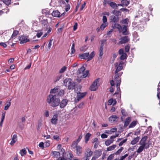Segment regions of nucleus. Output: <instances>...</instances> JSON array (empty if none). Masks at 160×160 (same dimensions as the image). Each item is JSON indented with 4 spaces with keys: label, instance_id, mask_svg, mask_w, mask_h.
<instances>
[{
    "label": "nucleus",
    "instance_id": "f257e3e1",
    "mask_svg": "<svg viewBox=\"0 0 160 160\" xmlns=\"http://www.w3.org/2000/svg\"><path fill=\"white\" fill-rule=\"evenodd\" d=\"M47 102L53 108L58 106L60 104V99L55 95L49 94L47 99Z\"/></svg>",
    "mask_w": 160,
    "mask_h": 160
},
{
    "label": "nucleus",
    "instance_id": "f03ea898",
    "mask_svg": "<svg viewBox=\"0 0 160 160\" xmlns=\"http://www.w3.org/2000/svg\"><path fill=\"white\" fill-rule=\"evenodd\" d=\"M64 85L68 87L69 90L74 89L76 90L75 87L76 84L75 82H73L72 80L70 78H66L63 81Z\"/></svg>",
    "mask_w": 160,
    "mask_h": 160
},
{
    "label": "nucleus",
    "instance_id": "7ed1b4c3",
    "mask_svg": "<svg viewBox=\"0 0 160 160\" xmlns=\"http://www.w3.org/2000/svg\"><path fill=\"white\" fill-rule=\"evenodd\" d=\"M85 68L84 66H82L78 71L77 72L78 74H82V75L81 76V78H85L89 74V71H85Z\"/></svg>",
    "mask_w": 160,
    "mask_h": 160
},
{
    "label": "nucleus",
    "instance_id": "20e7f679",
    "mask_svg": "<svg viewBox=\"0 0 160 160\" xmlns=\"http://www.w3.org/2000/svg\"><path fill=\"white\" fill-rule=\"evenodd\" d=\"M71 147L73 148H75L76 153L78 156H80L82 152V148L79 145L72 144Z\"/></svg>",
    "mask_w": 160,
    "mask_h": 160
},
{
    "label": "nucleus",
    "instance_id": "39448f33",
    "mask_svg": "<svg viewBox=\"0 0 160 160\" xmlns=\"http://www.w3.org/2000/svg\"><path fill=\"white\" fill-rule=\"evenodd\" d=\"M75 91V92L77 94L76 98L75 100V102H78L81 99L84 98L87 93L86 92L80 93L79 91H76V90Z\"/></svg>",
    "mask_w": 160,
    "mask_h": 160
},
{
    "label": "nucleus",
    "instance_id": "423d86ee",
    "mask_svg": "<svg viewBox=\"0 0 160 160\" xmlns=\"http://www.w3.org/2000/svg\"><path fill=\"white\" fill-rule=\"evenodd\" d=\"M99 82V78L96 79L90 87V90L92 91H95L96 90L98 87V84Z\"/></svg>",
    "mask_w": 160,
    "mask_h": 160
},
{
    "label": "nucleus",
    "instance_id": "0eeeda50",
    "mask_svg": "<svg viewBox=\"0 0 160 160\" xmlns=\"http://www.w3.org/2000/svg\"><path fill=\"white\" fill-rule=\"evenodd\" d=\"M124 63V62H123L121 61L118 64L117 62H116L114 64L115 67L117 68L115 72V73H117L118 72L122 70V65Z\"/></svg>",
    "mask_w": 160,
    "mask_h": 160
},
{
    "label": "nucleus",
    "instance_id": "6e6552de",
    "mask_svg": "<svg viewBox=\"0 0 160 160\" xmlns=\"http://www.w3.org/2000/svg\"><path fill=\"white\" fill-rule=\"evenodd\" d=\"M130 39L128 36H125L120 38V40L118 44H125L128 42Z\"/></svg>",
    "mask_w": 160,
    "mask_h": 160
},
{
    "label": "nucleus",
    "instance_id": "1a4fd4ad",
    "mask_svg": "<svg viewBox=\"0 0 160 160\" xmlns=\"http://www.w3.org/2000/svg\"><path fill=\"white\" fill-rule=\"evenodd\" d=\"M118 134L116 135L112 136L110 137V139L106 140L105 142V144L107 146H108L110 144L113 143L114 141L113 139L115 138L116 137L118 136Z\"/></svg>",
    "mask_w": 160,
    "mask_h": 160
},
{
    "label": "nucleus",
    "instance_id": "9d476101",
    "mask_svg": "<svg viewBox=\"0 0 160 160\" xmlns=\"http://www.w3.org/2000/svg\"><path fill=\"white\" fill-rule=\"evenodd\" d=\"M28 38V36H22L20 37L19 39V41H20V44H23L29 42L30 40Z\"/></svg>",
    "mask_w": 160,
    "mask_h": 160
},
{
    "label": "nucleus",
    "instance_id": "9b49d317",
    "mask_svg": "<svg viewBox=\"0 0 160 160\" xmlns=\"http://www.w3.org/2000/svg\"><path fill=\"white\" fill-rule=\"evenodd\" d=\"M68 102V100L67 99H62L61 102L60 100V104H59L60 107L61 108H65L67 105Z\"/></svg>",
    "mask_w": 160,
    "mask_h": 160
},
{
    "label": "nucleus",
    "instance_id": "f8f14e48",
    "mask_svg": "<svg viewBox=\"0 0 160 160\" xmlns=\"http://www.w3.org/2000/svg\"><path fill=\"white\" fill-rule=\"evenodd\" d=\"M58 115L55 114L54 115L51 119V122L53 125H56L58 123Z\"/></svg>",
    "mask_w": 160,
    "mask_h": 160
},
{
    "label": "nucleus",
    "instance_id": "ddd939ff",
    "mask_svg": "<svg viewBox=\"0 0 160 160\" xmlns=\"http://www.w3.org/2000/svg\"><path fill=\"white\" fill-rule=\"evenodd\" d=\"M122 32L124 35H128L129 34V32L128 31L127 27L125 25L122 26Z\"/></svg>",
    "mask_w": 160,
    "mask_h": 160
},
{
    "label": "nucleus",
    "instance_id": "4468645a",
    "mask_svg": "<svg viewBox=\"0 0 160 160\" xmlns=\"http://www.w3.org/2000/svg\"><path fill=\"white\" fill-rule=\"evenodd\" d=\"M118 118L116 115H112L109 118V121L111 122H117L118 120Z\"/></svg>",
    "mask_w": 160,
    "mask_h": 160
},
{
    "label": "nucleus",
    "instance_id": "2eb2a0df",
    "mask_svg": "<svg viewBox=\"0 0 160 160\" xmlns=\"http://www.w3.org/2000/svg\"><path fill=\"white\" fill-rule=\"evenodd\" d=\"M89 52L84 53L82 54H79V57L81 59L86 60L88 59Z\"/></svg>",
    "mask_w": 160,
    "mask_h": 160
},
{
    "label": "nucleus",
    "instance_id": "dca6fc26",
    "mask_svg": "<svg viewBox=\"0 0 160 160\" xmlns=\"http://www.w3.org/2000/svg\"><path fill=\"white\" fill-rule=\"evenodd\" d=\"M94 156L96 158H98L102 155V151L100 149L96 150L94 152Z\"/></svg>",
    "mask_w": 160,
    "mask_h": 160
},
{
    "label": "nucleus",
    "instance_id": "f3484780",
    "mask_svg": "<svg viewBox=\"0 0 160 160\" xmlns=\"http://www.w3.org/2000/svg\"><path fill=\"white\" fill-rule=\"evenodd\" d=\"M17 135L16 134H14L12 138V141L10 143V144L11 146H13L14 143L17 141Z\"/></svg>",
    "mask_w": 160,
    "mask_h": 160
},
{
    "label": "nucleus",
    "instance_id": "a211bd4d",
    "mask_svg": "<svg viewBox=\"0 0 160 160\" xmlns=\"http://www.w3.org/2000/svg\"><path fill=\"white\" fill-rule=\"evenodd\" d=\"M93 152L90 149L87 148L86 149V152L84 153V156H86L90 158V157L92 155Z\"/></svg>",
    "mask_w": 160,
    "mask_h": 160
},
{
    "label": "nucleus",
    "instance_id": "6ab92c4d",
    "mask_svg": "<svg viewBox=\"0 0 160 160\" xmlns=\"http://www.w3.org/2000/svg\"><path fill=\"white\" fill-rule=\"evenodd\" d=\"M110 19L111 22L116 23L118 21L119 18L116 17L115 16L112 15L110 17Z\"/></svg>",
    "mask_w": 160,
    "mask_h": 160
},
{
    "label": "nucleus",
    "instance_id": "aec40b11",
    "mask_svg": "<svg viewBox=\"0 0 160 160\" xmlns=\"http://www.w3.org/2000/svg\"><path fill=\"white\" fill-rule=\"evenodd\" d=\"M147 138V137L146 136H145L142 138L139 142L140 144L141 145V146L145 147L146 145V141Z\"/></svg>",
    "mask_w": 160,
    "mask_h": 160
},
{
    "label": "nucleus",
    "instance_id": "412c9836",
    "mask_svg": "<svg viewBox=\"0 0 160 160\" xmlns=\"http://www.w3.org/2000/svg\"><path fill=\"white\" fill-rule=\"evenodd\" d=\"M52 16L54 17H60V13L58 10L53 11L52 13Z\"/></svg>",
    "mask_w": 160,
    "mask_h": 160
},
{
    "label": "nucleus",
    "instance_id": "4be33fe9",
    "mask_svg": "<svg viewBox=\"0 0 160 160\" xmlns=\"http://www.w3.org/2000/svg\"><path fill=\"white\" fill-rule=\"evenodd\" d=\"M108 105H112L113 106L115 105L116 103V101L113 98L110 99L108 101Z\"/></svg>",
    "mask_w": 160,
    "mask_h": 160
},
{
    "label": "nucleus",
    "instance_id": "5701e85b",
    "mask_svg": "<svg viewBox=\"0 0 160 160\" xmlns=\"http://www.w3.org/2000/svg\"><path fill=\"white\" fill-rule=\"evenodd\" d=\"M140 138L139 137H137L136 138H134V139L131 142V144L133 145L136 144L138 142Z\"/></svg>",
    "mask_w": 160,
    "mask_h": 160
},
{
    "label": "nucleus",
    "instance_id": "b1692460",
    "mask_svg": "<svg viewBox=\"0 0 160 160\" xmlns=\"http://www.w3.org/2000/svg\"><path fill=\"white\" fill-rule=\"evenodd\" d=\"M112 13L117 17L120 16L121 14V12L120 11L115 10H113Z\"/></svg>",
    "mask_w": 160,
    "mask_h": 160
},
{
    "label": "nucleus",
    "instance_id": "393cba45",
    "mask_svg": "<svg viewBox=\"0 0 160 160\" xmlns=\"http://www.w3.org/2000/svg\"><path fill=\"white\" fill-rule=\"evenodd\" d=\"M121 2L123 5V7L127 6L130 3L129 1L127 0H122L121 1Z\"/></svg>",
    "mask_w": 160,
    "mask_h": 160
},
{
    "label": "nucleus",
    "instance_id": "a878e982",
    "mask_svg": "<svg viewBox=\"0 0 160 160\" xmlns=\"http://www.w3.org/2000/svg\"><path fill=\"white\" fill-rule=\"evenodd\" d=\"M82 138V135H79L78 139H77L75 141H73L72 142V144L78 145V143L81 140Z\"/></svg>",
    "mask_w": 160,
    "mask_h": 160
},
{
    "label": "nucleus",
    "instance_id": "bb28decb",
    "mask_svg": "<svg viewBox=\"0 0 160 160\" xmlns=\"http://www.w3.org/2000/svg\"><path fill=\"white\" fill-rule=\"evenodd\" d=\"M59 89V87L57 86L55 87L54 88L52 89L50 91V93H55L58 92Z\"/></svg>",
    "mask_w": 160,
    "mask_h": 160
},
{
    "label": "nucleus",
    "instance_id": "cd10ccee",
    "mask_svg": "<svg viewBox=\"0 0 160 160\" xmlns=\"http://www.w3.org/2000/svg\"><path fill=\"white\" fill-rule=\"evenodd\" d=\"M131 121V118L130 117H128L127 118L125 121L124 122V127L126 128L128 126L130 122Z\"/></svg>",
    "mask_w": 160,
    "mask_h": 160
},
{
    "label": "nucleus",
    "instance_id": "c85d7f7f",
    "mask_svg": "<svg viewBox=\"0 0 160 160\" xmlns=\"http://www.w3.org/2000/svg\"><path fill=\"white\" fill-rule=\"evenodd\" d=\"M52 154L53 157L54 158H57L60 155V153L58 152L52 151Z\"/></svg>",
    "mask_w": 160,
    "mask_h": 160
},
{
    "label": "nucleus",
    "instance_id": "c756f323",
    "mask_svg": "<svg viewBox=\"0 0 160 160\" xmlns=\"http://www.w3.org/2000/svg\"><path fill=\"white\" fill-rule=\"evenodd\" d=\"M109 5L112 8L118 9V5L115 2H110Z\"/></svg>",
    "mask_w": 160,
    "mask_h": 160
},
{
    "label": "nucleus",
    "instance_id": "7c9ffc66",
    "mask_svg": "<svg viewBox=\"0 0 160 160\" xmlns=\"http://www.w3.org/2000/svg\"><path fill=\"white\" fill-rule=\"evenodd\" d=\"M91 136V134L89 133H87L85 136V142L86 143H87L88 142L89 140V138Z\"/></svg>",
    "mask_w": 160,
    "mask_h": 160
},
{
    "label": "nucleus",
    "instance_id": "2f4dec72",
    "mask_svg": "<svg viewBox=\"0 0 160 160\" xmlns=\"http://www.w3.org/2000/svg\"><path fill=\"white\" fill-rule=\"evenodd\" d=\"M18 31L16 30H14L11 38L12 39L15 38L16 36L18 34Z\"/></svg>",
    "mask_w": 160,
    "mask_h": 160
},
{
    "label": "nucleus",
    "instance_id": "473e14b6",
    "mask_svg": "<svg viewBox=\"0 0 160 160\" xmlns=\"http://www.w3.org/2000/svg\"><path fill=\"white\" fill-rule=\"evenodd\" d=\"M42 14L46 16L49 15L50 14V12L46 9H44L42 10Z\"/></svg>",
    "mask_w": 160,
    "mask_h": 160
},
{
    "label": "nucleus",
    "instance_id": "72a5a7b5",
    "mask_svg": "<svg viewBox=\"0 0 160 160\" xmlns=\"http://www.w3.org/2000/svg\"><path fill=\"white\" fill-rule=\"evenodd\" d=\"M116 145H113L112 146H109L108 147L107 149V151H109L113 150L116 147Z\"/></svg>",
    "mask_w": 160,
    "mask_h": 160
},
{
    "label": "nucleus",
    "instance_id": "f704fd0d",
    "mask_svg": "<svg viewBox=\"0 0 160 160\" xmlns=\"http://www.w3.org/2000/svg\"><path fill=\"white\" fill-rule=\"evenodd\" d=\"M115 27L118 30L119 32H122V27L121 25L118 24H115Z\"/></svg>",
    "mask_w": 160,
    "mask_h": 160
},
{
    "label": "nucleus",
    "instance_id": "c9c22d12",
    "mask_svg": "<svg viewBox=\"0 0 160 160\" xmlns=\"http://www.w3.org/2000/svg\"><path fill=\"white\" fill-rule=\"evenodd\" d=\"M158 88L157 89L158 93L157 97L158 99H160V97L159 96V95H160V82L158 85Z\"/></svg>",
    "mask_w": 160,
    "mask_h": 160
},
{
    "label": "nucleus",
    "instance_id": "e433bc0d",
    "mask_svg": "<svg viewBox=\"0 0 160 160\" xmlns=\"http://www.w3.org/2000/svg\"><path fill=\"white\" fill-rule=\"evenodd\" d=\"M137 122L136 121H133L130 124L129 126V128H131L134 127L137 124Z\"/></svg>",
    "mask_w": 160,
    "mask_h": 160
},
{
    "label": "nucleus",
    "instance_id": "4c0bfd02",
    "mask_svg": "<svg viewBox=\"0 0 160 160\" xmlns=\"http://www.w3.org/2000/svg\"><path fill=\"white\" fill-rule=\"evenodd\" d=\"M94 52L93 51L90 54V55L89 54L88 59V61H89L91 60L93 58L94 56Z\"/></svg>",
    "mask_w": 160,
    "mask_h": 160
},
{
    "label": "nucleus",
    "instance_id": "58836bf2",
    "mask_svg": "<svg viewBox=\"0 0 160 160\" xmlns=\"http://www.w3.org/2000/svg\"><path fill=\"white\" fill-rule=\"evenodd\" d=\"M11 103L10 102H7L5 104L4 109L5 110H8L10 106Z\"/></svg>",
    "mask_w": 160,
    "mask_h": 160
},
{
    "label": "nucleus",
    "instance_id": "ea45409f",
    "mask_svg": "<svg viewBox=\"0 0 160 160\" xmlns=\"http://www.w3.org/2000/svg\"><path fill=\"white\" fill-rule=\"evenodd\" d=\"M5 116V113L3 112L2 114V118H1V121L0 122V126H2V124L3 121L4 119Z\"/></svg>",
    "mask_w": 160,
    "mask_h": 160
},
{
    "label": "nucleus",
    "instance_id": "a19ab883",
    "mask_svg": "<svg viewBox=\"0 0 160 160\" xmlns=\"http://www.w3.org/2000/svg\"><path fill=\"white\" fill-rule=\"evenodd\" d=\"M108 25V23H103L100 26V29L102 30H103Z\"/></svg>",
    "mask_w": 160,
    "mask_h": 160
},
{
    "label": "nucleus",
    "instance_id": "79ce46f5",
    "mask_svg": "<svg viewBox=\"0 0 160 160\" xmlns=\"http://www.w3.org/2000/svg\"><path fill=\"white\" fill-rule=\"evenodd\" d=\"M144 147H145L142 146H140L137 150V152L138 153H140L143 150Z\"/></svg>",
    "mask_w": 160,
    "mask_h": 160
},
{
    "label": "nucleus",
    "instance_id": "37998d69",
    "mask_svg": "<svg viewBox=\"0 0 160 160\" xmlns=\"http://www.w3.org/2000/svg\"><path fill=\"white\" fill-rule=\"evenodd\" d=\"M127 57V54L126 53H124L121 55L120 59L121 60H124V59H126Z\"/></svg>",
    "mask_w": 160,
    "mask_h": 160
},
{
    "label": "nucleus",
    "instance_id": "c03bdc74",
    "mask_svg": "<svg viewBox=\"0 0 160 160\" xmlns=\"http://www.w3.org/2000/svg\"><path fill=\"white\" fill-rule=\"evenodd\" d=\"M128 18H126L120 21V23L123 24H128Z\"/></svg>",
    "mask_w": 160,
    "mask_h": 160
},
{
    "label": "nucleus",
    "instance_id": "a18cd8bd",
    "mask_svg": "<svg viewBox=\"0 0 160 160\" xmlns=\"http://www.w3.org/2000/svg\"><path fill=\"white\" fill-rule=\"evenodd\" d=\"M67 68V67L65 66L63 67L59 70V72L60 73H62L66 71Z\"/></svg>",
    "mask_w": 160,
    "mask_h": 160
},
{
    "label": "nucleus",
    "instance_id": "49530a36",
    "mask_svg": "<svg viewBox=\"0 0 160 160\" xmlns=\"http://www.w3.org/2000/svg\"><path fill=\"white\" fill-rule=\"evenodd\" d=\"M27 152L25 148H24L21 150L20 153L22 156H23L26 154Z\"/></svg>",
    "mask_w": 160,
    "mask_h": 160
},
{
    "label": "nucleus",
    "instance_id": "de8ad7c7",
    "mask_svg": "<svg viewBox=\"0 0 160 160\" xmlns=\"http://www.w3.org/2000/svg\"><path fill=\"white\" fill-rule=\"evenodd\" d=\"M58 92V96H62L64 94V91L63 90H61Z\"/></svg>",
    "mask_w": 160,
    "mask_h": 160
},
{
    "label": "nucleus",
    "instance_id": "09e8293b",
    "mask_svg": "<svg viewBox=\"0 0 160 160\" xmlns=\"http://www.w3.org/2000/svg\"><path fill=\"white\" fill-rule=\"evenodd\" d=\"M103 48H99V52L100 53L99 54V57L100 58H101L102 57V56L103 54Z\"/></svg>",
    "mask_w": 160,
    "mask_h": 160
},
{
    "label": "nucleus",
    "instance_id": "8fccbe9b",
    "mask_svg": "<svg viewBox=\"0 0 160 160\" xmlns=\"http://www.w3.org/2000/svg\"><path fill=\"white\" fill-rule=\"evenodd\" d=\"M3 2L7 5H9L11 4V0H3Z\"/></svg>",
    "mask_w": 160,
    "mask_h": 160
},
{
    "label": "nucleus",
    "instance_id": "3c124183",
    "mask_svg": "<svg viewBox=\"0 0 160 160\" xmlns=\"http://www.w3.org/2000/svg\"><path fill=\"white\" fill-rule=\"evenodd\" d=\"M123 149V147H121L119 149H118L116 152L115 154L116 155L118 154L121 152Z\"/></svg>",
    "mask_w": 160,
    "mask_h": 160
},
{
    "label": "nucleus",
    "instance_id": "603ef678",
    "mask_svg": "<svg viewBox=\"0 0 160 160\" xmlns=\"http://www.w3.org/2000/svg\"><path fill=\"white\" fill-rule=\"evenodd\" d=\"M48 23V20L44 19L42 21V23L45 26L46 25H47Z\"/></svg>",
    "mask_w": 160,
    "mask_h": 160
},
{
    "label": "nucleus",
    "instance_id": "864d4df0",
    "mask_svg": "<svg viewBox=\"0 0 160 160\" xmlns=\"http://www.w3.org/2000/svg\"><path fill=\"white\" fill-rule=\"evenodd\" d=\"M130 48V46L129 45H127L125 46V50L126 52H128L129 51Z\"/></svg>",
    "mask_w": 160,
    "mask_h": 160
},
{
    "label": "nucleus",
    "instance_id": "5fc2aeb1",
    "mask_svg": "<svg viewBox=\"0 0 160 160\" xmlns=\"http://www.w3.org/2000/svg\"><path fill=\"white\" fill-rule=\"evenodd\" d=\"M121 113L124 116H127V113L126 112V111L124 109H122L121 110Z\"/></svg>",
    "mask_w": 160,
    "mask_h": 160
},
{
    "label": "nucleus",
    "instance_id": "6e6d98bb",
    "mask_svg": "<svg viewBox=\"0 0 160 160\" xmlns=\"http://www.w3.org/2000/svg\"><path fill=\"white\" fill-rule=\"evenodd\" d=\"M127 139H125L123 140H122V141H121L119 143L118 145L120 146H122L123 144L124 143L127 141Z\"/></svg>",
    "mask_w": 160,
    "mask_h": 160
},
{
    "label": "nucleus",
    "instance_id": "4d7b16f0",
    "mask_svg": "<svg viewBox=\"0 0 160 160\" xmlns=\"http://www.w3.org/2000/svg\"><path fill=\"white\" fill-rule=\"evenodd\" d=\"M121 82V78H120V79H118V80H117V84H116V87H119V86Z\"/></svg>",
    "mask_w": 160,
    "mask_h": 160
},
{
    "label": "nucleus",
    "instance_id": "13d9d810",
    "mask_svg": "<svg viewBox=\"0 0 160 160\" xmlns=\"http://www.w3.org/2000/svg\"><path fill=\"white\" fill-rule=\"evenodd\" d=\"M102 21L103 23H108L107 22V18L106 16H103Z\"/></svg>",
    "mask_w": 160,
    "mask_h": 160
},
{
    "label": "nucleus",
    "instance_id": "bf43d9fd",
    "mask_svg": "<svg viewBox=\"0 0 160 160\" xmlns=\"http://www.w3.org/2000/svg\"><path fill=\"white\" fill-rule=\"evenodd\" d=\"M78 23L77 22L75 23L74 24L73 26V30L74 31H76V29H77V27H78Z\"/></svg>",
    "mask_w": 160,
    "mask_h": 160
},
{
    "label": "nucleus",
    "instance_id": "052dcab7",
    "mask_svg": "<svg viewBox=\"0 0 160 160\" xmlns=\"http://www.w3.org/2000/svg\"><path fill=\"white\" fill-rule=\"evenodd\" d=\"M114 157L113 154H111L107 158V160H112Z\"/></svg>",
    "mask_w": 160,
    "mask_h": 160
},
{
    "label": "nucleus",
    "instance_id": "680f3d73",
    "mask_svg": "<svg viewBox=\"0 0 160 160\" xmlns=\"http://www.w3.org/2000/svg\"><path fill=\"white\" fill-rule=\"evenodd\" d=\"M120 11L125 12H128L129 10L126 8H122L120 9Z\"/></svg>",
    "mask_w": 160,
    "mask_h": 160
},
{
    "label": "nucleus",
    "instance_id": "e2e57ef3",
    "mask_svg": "<svg viewBox=\"0 0 160 160\" xmlns=\"http://www.w3.org/2000/svg\"><path fill=\"white\" fill-rule=\"evenodd\" d=\"M128 156V154H126L124 155V156H122L119 160H123L126 157H127Z\"/></svg>",
    "mask_w": 160,
    "mask_h": 160
},
{
    "label": "nucleus",
    "instance_id": "0e129e2a",
    "mask_svg": "<svg viewBox=\"0 0 160 160\" xmlns=\"http://www.w3.org/2000/svg\"><path fill=\"white\" fill-rule=\"evenodd\" d=\"M70 5L68 4L66 6L65 8V11L66 12H68L70 9Z\"/></svg>",
    "mask_w": 160,
    "mask_h": 160
},
{
    "label": "nucleus",
    "instance_id": "69168bd1",
    "mask_svg": "<svg viewBox=\"0 0 160 160\" xmlns=\"http://www.w3.org/2000/svg\"><path fill=\"white\" fill-rule=\"evenodd\" d=\"M53 138L57 141H59V137L58 135H56V136H53Z\"/></svg>",
    "mask_w": 160,
    "mask_h": 160
},
{
    "label": "nucleus",
    "instance_id": "338daca9",
    "mask_svg": "<svg viewBox=\"0 0 160 160\" xmlns=\"http://www.w3.org/2000/svg\"><path fill=\"white\" fill-rule=\"evenodd\" d=\"M124 52L123 49L122 48L120 49L118 51V53L120 55H122L123 53Z\"/></svg>",
    "mask_w": 160,
    "mask_h": 160
},
{
    "label": "nucleus",
    "instance_id": "774afa93",
    "mask_svg": "<svg viewBox=\"0 0 160 160\" xmlns=\"http://www.w3.org/2000/svg\"><path fill=\"white\" fill-rule=\"evenodd\" d=\"M90 158L86 156H84L82 159L81 160H89Z\"/></svg>",
    "mask_w": 160,
    "mask_h": 160
}]
</instances>
